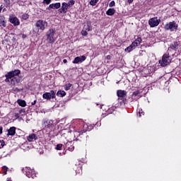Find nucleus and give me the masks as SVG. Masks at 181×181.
Here are the masks:
<instances>
[{"label": "nucleus", "mask_w": 181, "mask_h": 181, "mask_svg": "<svg viewBox=\"0 0 181 181\" xmlns=\"http://www.w3.org/2000/svg\"><path fill=\"white\" fill-rule=\"evenodd\" d=\"M142 42V38L141 37H137V39H136L131 45H129V47H127L124 51L125 52H128V53H129L130 52H132V50H134V49H135L136 47H138V46H139V45H141V43Z\"/></svg>", "instance_id": "nucleus-1"}, {"label": "nucleus", "mask_w": 181, "mask_h": 181, "mask_svg": "<svg viewBox=\"0 0 181 181\" xmlns=\"http://www.w3.org/2000/svg\"><path fill=\"white\" fill-rule=\"evenodd\" d=\"M19 74H21V70L19 69H15L14 71H9L8 74L5 75V81L6 83H8L11 78H13V77H16V76H19Z\"/></svg>", "instance_id": "nucleus-2"}, {"label": "nucleus", "mask_w": 181, "mask_h": 181, "mask_svg": "<svg viewBox=\"0 0 181 181\" xmlns=\"http://www.w3.org/2000/svg\"><path fill=\"white\" fill-rule=\"evenodd\" d=\"M170 56H169V54H165L162 57V60L159 61V63L162 67H166V66L170 64Z\"/></svg>", "instance_id": "nucleus-3"}, {"label": "nucleus", "mask_w": 181, "mask_h": 181, "mask_svg": "<svg viewBox=\"0 0 181 181\" xmlns=\"http://www.w3.org/2000/svg\"><path fill=\"white\" fill-rule=\"evenodd\" d=\"M177 23L175 21H171L165 25V30H170V32H176L177 30Z\"/></svg>", "instance_id": "nucleus-4"}, {"label": "nucleus", "mask_w": 181, "mask_h": 181, "mask_svg": "<svg viewBox=\"0 0 181 181\" xmlns=\"http://www.w3.org/2000/svg\"><path fill=\"white\" fill-rule=\"evenodd\" d=\"M160 23V19H158V17H153L148 20V25L150 28H156Z\"/></svg>", "instance_id": "nucleus-5"}, {"label": "nucleus", "mask_w": 181, "mask_h": 181, "mask_svg": "<svg viewBox=\"0 0 181 181\" xmlns=\"http://www.w3.org/2000/svg\"><path fill=\"white\" fill-rule=\"evenodd\" d=\"M35 26L40 29V30H45L46 26H47V22L43 20H39L36 22Z\"/></svg>", "instance_id": "nucleus-6"}, {"label": "nucleus", "mask_w": 181, "mask_h": 181, "mask_svg": "<svg viewBox=\"0 0 181 181\" xmlns=\"http://www.w3.org/2000/svg\"><path fill=\"white\" fill-rule=\"evenodd\" d=\"M45 100H50L51 98H56V92L51 90L50 93H45L42 95Z\"/></svg>", "instance_id": "nucleus-7"}, {"label": "nucleus", "mask_w": 181, "mask_h": 181, "mask_svg": "<svg viewBox=\"0 0 181 181\" xmlns=\"http://www.w3.org/2000/svg\"><path fill=\"white\" fill-rule=\"evenodd\" d=\"M25 175L28 177H32V179H35V177H36L35 171L29 167L25 168Z\"/></svg>", "instance_id": "nucleus-8"}, {"label": "nucleus", "mask_w": 181, "mask_h": 181, "mask_svg": "<svg viewBox=\"0 0 181 181\" xmlns=\"http://www.w3.org/2000/svg\"><path fill=\"white\" fill-rule=\"evenodd\" d=\"M54 30H49V33H47V40L50 43L54 42Z\"/></svg>", "instance_id": "nucleus-9"}, {"label": "nucleus", "mask_w": 181, "mask_h": 181, "mask_svg": "<svg viewBox=\"0 0 181 181\" xmlns=\"http://www.w3.org/2000/svg\"><path fill=\"white\" fill-rule=\"evenodd\" d=\"M86 57L84 55L81 57H75L74 60L73 61L74 64H78V63H83L86 60Z\"/></svg>", "instance_id": "nucleus-10"}, {"label": "nucleus", "mask_w": 181, "mask_h": 181, "mask_svg": "<svg viewBox=\"0 0 181 181\" xmlns=\"http://www.w3.org/2000/svg\"><path fill=\"white\" fill-rule=\"evenodd\" d=\"M10 22L12 23L14 26H19L21 24V22L19 21V19L15 16L10 17Z\"/></svg>", "instance_id": "nucleus-11"}, {"label": "nucleus", "mask_w": 181, "mask_h": 181, "mask_svg": "<svg viewBox=\"0 0 181 181\" xmlns=\"http://www.w3.org/2000/svg\"><path fill=\"white\" fill-rule=\"evenodd\" d=\"M117 97H119L120 100H124V98H125V97L127 96V91L119 90H117Z\"/></svg>", "instance_id": "nucleus-12"}, {"label": "nucleus", "mask_w": 181, "mask_h": 181, "mask_svg": "<svg viewBox=\"0 0 181 181\" xmlns=\"http://www.w3.org/2000/svg\"><path fill=\"white\" fill-rule=\"evenodd\" d=\"M84 30H83L81 31V34L83 35V36H87V35H88V33H87L88 32H90L92 30V28L90 27V24H88L87 25H85L84 26Z\"/></svg>", "instance_id": "nucleus-13"}, {"label": "nucleus", "mask_w": 181, "mask_h": 181, "mask_svg": "<svg viewBox=\"0 0 181 181\" xmlns=\"http://www.w3.org/2000/svg\"><path fill=\"white\" fill-rule=\"evenodd\" d=\"M67 9H69L67 3H62L60 13H66V12H67Z\"/></svg>", "instance_id": "nucleus-14"}, {"label": "nucleus", "mask_w": 181, "mask_h": 181, "mask_svg": "<svg viewBox=\"0 0 181 181\" xmlns=\"http://www.w3.org/2000/svg\"><path fill=\"white\" fill-rule=\"evenodd\" d=\"M15 134H16V127H13L8 130V134H7L8 136H9V135H11V136H13Z\"/></svg>", "instance_id": "nucleus-15"}, {"label": "nucleus", "mask_w": 181, "mask_h": 181, "mask_svg": "<svg viewBox=\"0 0 181 181\" xmlns=\"http://www.w3.org/2000/svg\"><path fill=\"white\" fill-rule=\"evenodd\" d=\"M62 6L60 3L52 4L49 6V9H59Z\"/></svg>", "instance_id": "nucleus-16"}, {"label": "nucleus", "mask_w": 181, "mask_h": 181, "mask_svg": "<svg viewBox=\"0 0 181 181\" xmlns=\"http://www.w3.org/2000/svg\"><path fill=\"white\" fill-rule=\"evenodd\" d=\"M0 26L5 28L6 26V23L5 22V17L0 16Z\"/></svg>", "instance_id": "nucleus-17"}, {"label": "nucleus", "mask_w": 181, "mask_h": 181, "mask_svg": "<svg viewBox=\"0 0 181 181\" xmlns=\"http://www.w3.org/2000/svg\"><path fill=\"white\" fill-rule=\"evenodd\" d=\"M27 139L29 142H33L34 139H36V134H30L28 137Z\"/></svg>", "instance_id": "nucleus-18"}, {"label": "nucleus", "mask_w": 181, "mask_h": 181, "mask_svg": "<svg viewBox=\"0 0 181 181\" xmlns=\"http://www.w3.org/2000/svg\"><path fill=\"white\" fill-rule=\"evenodd\" d=\"M17 103L18 104V105H20V107H26V101L23 100L18 99L17 100Z\"/></svg>", "instance_id": "nucleus-19"}, {"label": "nucleus", "mask_w": 181, "mask_h": 181, "mask_svg": "<svg viewBox=\"0 0 181 181\" xmlns=\"http://www.w3.org/2000/svg\"><path fill=\"white\" fill-rule=\"evenodd\" d=\"M114 13H115V9H114V8H109L106 11V14L108 15V16H112V15H114Z\"/></svg>", "instance_id": "nucleus-20"}, {"label": "nucleus", "mask_w": 181, "mask_h": 181, "mask_svg": "<svg viewBox=\"0 0 181 181\" xmlns=\"http://www.w3.org/2000/svg\"><path fill=\"white\" fill-rule=\"evenodd\" d=\"M45 127L47 128H50L53 125V122L52 120H47L44 123Z\"/></svg>", "instance_id": "nucleus-21"}, {"label": "nucleus", "mask_w": 181, "mask_h": 181, "mask_svg": "<svg viewBox=\"0 0 181 181\" xmlns=\"http://www.w3.org/2000/svg\"><path fill=\"white\" fill-rule=\"evenodd\" d=\"M57 95L58 97H64V95H66V92L64 90H59L57 93Z\"/></svg>", "instance_id": "nucleus-22"}, {"label": "nucleus", "mask_w": 181, "mask_h": 181, "mask_svg": "<svg viewBox=\"0 0 181 181\" xmlns=\"http://www.w3.org/2000/svg\"><path fill=\"white\" fill-rule=\"evenodd\" d=\"M98 2V0H90V5H91V6H95L97 5V3Z\"/></svg>", "instance_id": "nucleus-23"}, {"label": "nucleus", "mask_w": 181, "mask_h": 181, "mask_svg": "<svg viewBox=\"0 0 181 181\" xmlns=\"http://www.w3.org/2000/svg\"><path fill=\"white\" fill-rule=\"evenodd\" d=\"M76 4V1L74 0H70L68 3H66V5H68V7H71L73 5Z\"/></svg>", "instance_id": "nucleus-24"}, {"label": "nucleus", "mask_w": 181, "mask_h": 181, "mask_svg": "<svg viewBox=\"0 0 181 181\" xmlns=\"http://www.w3.org/2000/svg\"><path fill=\"white\" fill-rule=\"evenodd\" d=\"M70 88H71V83H66L65 86H64V90L66 91H69V90H70Z\"/></svg>", "instance_id": "nucleus-25"}, {"label": "nucleus", "mask_w": 181, "mask_h": 181, "mask_svg": "<svg viewBox=\"0 0 181 181\" xmlns=\"http://www.w3.org/2000/svg\"><path fill=\"white\" fill-rule=\"evenodd\" d=\"M62 148H63V144H57V147H56V149L57 151H60L62 149Z\"/></svg>", "instance_id": "nucleus-26"}, {"label": "nucleus", "mask_w": 181, "mask_h": 181, "mask_svg": "<svg viewBox=\"0 0 181 181\" xmlns=\"http://www.w3.org/2000/svg\"><path fill=\"white\" fill-rule=\"evenodd\" d=\"M22 18H23V19H24V21H26V19H28L29 15H28L27 13L23 14Z\"/></svg>", "instance_id": "nucleus-27"}, {"label": "nucleus", "mask_w": 181, "mask_h": 181, "mask_svg": "<svg viewBox=\"0 0 181 181\" xmlns=\"http://www.w3.org/2000/svg\"><path fill=\"white\" fill-rule=\"evenodd\" d=\"M110 8H112V6H115V1H112L109 4Z\"/></svg>", "instance_id": "nucleus-28"}, {"label": "nucleus", "mask_w": 181, "mask_h": 181, "mask_svg": "<svg viewBox=\"0 0 181 181\" xmlns=\"http://www.w3.org/2000/svg\"><path fill=\"white\" fill-rule=\"evenodd\" d=\"M133 95H134V97H136L137 95H139V90H136L133 93Z\"/></svg>", "instance_id": "nucleus-29"}, {"label": "nucleus", "mask_w": 181, "mask_h": 181, "mask_svg": "<svg viewBox=\"0 0 181 181\" xmlns=\"http://www.w3.org/2000/svg\"><path fill=\"white\" fill-rule=\"evenodd\" d=\"M52 2V0H44V4L49 5Z\"/></svg>", "instance_id": "nucleus-30"}, {"label": "nucleus", "mask_w": 181, "mask_h": 181, "mask_svg": "<svg viewBox=\"0 0 181 181\" xmlns=\"http://www.w3.org/2000/svg\"><path fill=\"white\" fill-rule=\"evenodd\" d=\"M69 151H70L71 152H73V151H74V146L69 147Z\"/></svg>", "instance_id": "nucleus-31"}, {"label": "nucleus", "mask_w": 181, "mask_h": 181, "mask_svg": "<svg viewBox=\"0 0 181 181\" xmlns=\"http://www.w3.org/2000/svg\"><path fill=\"white\" fill-rule=\"evenodd\" d=\"M3 170H4V171H6V170H8V168H7L6 166H4V167H3Z\"/></svg>", "instance_id": "nucleus-32"}, {"label": "nucleus", "mask_w": 181, "mask_h": 181, "mask_svg": "<svg viewBox=\"0 0 181 181\" xmlns=\"http://www.w3.org/2000/svg\"><path fill=\"white\" fill-rule=\"evenodd\" d=\"M1 146H4V145H5V141H1Z\"/></svg>", "instance_id": "nucleus-33"}, {"label": "nucleus", "mask_w": 181, "mask_h": 181, "mask_svg": "<svg viewBox=\"0 0 181 181\" xmlns=\"http://www.w3.org/2000/svg\"><path fill=\"white\" fill-rule=\"evenodd\" d=\"M35 104H36V100H34V101L31 103V105H35Z\"/></svg>", "instance_id": "nucleus-34"}, {"label": "nucleus", "mask_w": 181, "mask_h": 181, "mask_svg": "<svg viewBox=\"0 0 181 181\" xmlns=\"http://www.w3.org/2000/svg\"><path fill=\"white\" fill-rule=\"evenodd\" d=\"M133 1H134V0H128L129 4H132Z\"/></svg>", "instance_id": "nucleus-35"}, {"label": "nucleus", "mask_w": 181, "mask_h": 181, "mask_svg": "<svg viewBox=\"0 0 181 181\" xmlns=\"http://www.w3.org/2000/svg\"><path fill=\"white\" fill-rule=\"evenodd\" d=\"M0 134H2V127L0 126Z\"/></svg>", "instance_id": "nucleus-36"}, {"label": "nucleus", "mask_w": 181, "mask_h": 181, "mask_svg": "<svg viewBox=\"0 0 181 181\" xmlns=\"http://www.w3.org/2000/svg\"><path fill=\"white\" fill-rule=\"evenodd\" d=\"M63 62H64V63H67V59H64V60H63Z\"/></svg>", "instance_id": "nucleus-37"}, {"label": "nucleus", "mask_w": 181, "mask_h": 181, "mask_svg": "<svg viewBox=\"0 0 181 181\" xmlns=\"http://www.w3.org/2000/svg\"><path fill=\"white\" fill-rule=\"evenodd\" d=\"M141 112H139V115H138V116L139 117H141Z\"/></svg>", "instance_id": "nucleus-38"}, {"label": "nucleus", "mask_w": 181, "mask_h": 181, "mask_svg": "<svg viewBox=\"0 0 181 181\" xmlns=\"http://www.w3.org/2000/svg\"><path fill=\"white\" fill-rule=\"evenodd\" d=\"M6 170H6V171L4 172V175H6Z\"/></svg>", "instance_id": "nucleus-39"}, {"label": "nucleus", "mask_w": 181, "mask_h": 181, "mask_svg": "<svg viewBox=\"0 0 181 181\" xmlns=\"http://www.w3.org/2000/svg\"><path fill=\"white\" fill-rule=\"evenodd\" d=\"M174 45H175L174 47H175V49H176V43H174Z\"/></svg>", "instance_id": "nucleus-40"}, {"label": "nucleus", "mask_w": 181, "mask_h": 181, "mask_svg": "<svg viewBox=\"0 0 181 181\" xmlns=\"http://www.w3.org/2000/svg\"><path fill=\"white\" fill-rule=\"evenodd\" d=\"M107 59H110V56H107Z\"/></svg>", "instance_id": "nucleus-41"}, {"label": "nucleus", "mask_w": 181, "mask_h": 181, "mask_svg": "<svg viewBox=\"0 0 181 181\" xmlns=\"http://www.w3.org/2000/svg\"><path fill=\"white\" fill-rule=\"evenodd\" d=\"M2 142V141L0 140V144Z\"/></svg>", "instance_id": "nucleus-42"}, {"label": "nucleus", "mask_w": 181, "mask_h": 181, "mask_svg": "<svg viewBox=\"0 0 181 181\" xmlns=\"http://www.w3.org/2000/svg\"><path fill=\"white\" fill-rule=\"evenodd\" d=\"M141 114H143V115H144V113H143V112H141Z\"/></svg>", "instance_id": "nucleus-43"}, {"label": "nucleus", "mask_w": 181, "mask_h": 181, "mask_svg": "<svg viewBox=\"0 0 181 181\" xmlns=\"http://www.w3.org/2000/svg\"><path fill=\"white\" fill-rule=\"evenodd\" d=\"M1 9H0V12H1Z\"/></svg>", "instance_id": "nucleus-44"}]
</instances>
